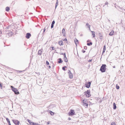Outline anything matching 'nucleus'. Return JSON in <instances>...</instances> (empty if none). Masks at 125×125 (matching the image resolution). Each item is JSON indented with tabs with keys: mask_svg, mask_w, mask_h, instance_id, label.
Segmentation results:
<instances>
[{
	"mask_svg": "<svg viewBox=\"0 0 125 125\" xmlns=\"http://www.w3.org/2000/svg\"><path fill=\"white\" fill-rule=\"evenodd\" d=\"M106 65L105 64H103L101 66L100 70L102 73L105 72L106 70Z\"/></svg>",
	"mask_w": 125,
	"mask_h": 125,
	"instance_id": "obj_1",
	"label": "nucleus"
},
{
	"mask_svg": "<svg viewBox=\"0 0 125 125\" xmlns=\"http://www.w3.org/2000/svg\"><path fill=\"white\" fill-rule=\"evenodd\" d=\"M31 34L30 33H27L26 34V37L27 39H29L31 36Z\"/></svg>",
	"mask_w": 125,
	"mask_h": 125,
	"instance_id": "obj_8",
	"label": "nucleus"
},
{
	"mask_svg": "<svg viewBox=\"0 0 125 125\" xmlns=\"http://www.w3.org/2000/svg\"><path fill=\"white\" fill-rule=\"evenodd\" d=\"M12 121L15 125H19L20 123V121L18 120L13 119Z\"/></svg>",
	"mask_w": 125,
	"mask_h": 125,
	"instance_id": "obj_4",
	"label": "nucleus"
},
{
	"mask_svg": "<svg viewBox=\"0 0 125 125\" xmlns=\"http://www.w3.org/2000/svg\"><path fill=\"white\" fill-rule=\"evenodd\" d=\"M59 61H58V62L59 63H62L63 62V61L61 58H59L58 59Z\"/></svg>",
	"mask_w": 125,
	"mask_h": 125,
	"instance_id": "obj_16",
	"label": "nucleus"
},
{
	"mask_svg": "<svg viewBox=\"0 0 125 125\" xmlns=\"http://www.w3.org/2000/svg\"><path fill=\"white\" fill-rule=\"evenodd\" d=\"M42 50H40V55H41L42 54Z\"/></svg>",
	"mask_w": 125,
	"mask_h": 125,
	"instance_id": "obj_32",
	"label": "nucleus"
},
{
	"mask_svg": "<svg viewBox=\"0 0 125 125\" xmlns=\"http://www.w3.org/2000/svg\"><path fill=\"white\" fill-rule=\"evenodd\" d=\"M58 0H57L56 4H58Z\"/></svg>",
	"mask_w": 125,
	"mask_h": 125,
	"instance_id": "obj_44",
	"label": "nucleus"
},
{
	"mask_svg": "<svg viewBox=\"0 0 125 125\" xmlns=\"http://www.w3.org/2000/svg\"><path fill=\"white\" fill-rule=\"evenodd\" d=\"M91 32H92V35H93V38L95 37V32L94 31H91Z\"/></svg>",
	"mask_w": 125,
	"mask_h": 125,
	"instance_id": "obj_18",
	"label": "nucleus"
},
{
	"mask_svg": "<svg viewBox=\"0 0 125 125\" xmlns=\"http://www.w3.org/2000/svg\"><path fill=\"white\" fill-rule=\"evenodd\" d=\"M63 55L64 56V58H65L66 59V54L65 53H64Z\"/></svg>",
	"mask_w": 125,
	"mask_h": 125,
	"instance_id": "obj_33",
	"label": "nucleus"
},
{
	"mask_svg": "<svg viewBox=\"0 0 125 125\" xmlns=\"http://www.w3.org/2000/svg\"><path fill=\"white\" fill-rule=\"evenodd\" d=\"M83 35V34H81L80 35V36H82Z\"/></svg>",
	"mask_w": 125,
	"mask_h": 125,
	"instance_id": "obj_57",
	"label": "nucleus"
},
{
	"mask_svg": "<svg viewBox=\"0 0 125 125\" xmlns=\"http://www.w3.org/2000/svg\"><path fill=\"white\" fill-rule=\"evenodd\" d=\"M49 62L48 61H46V64L47 65H49Z\"/></svg>",
	"mask_w": 125,
	"mask_h": 125,
	"instance_id": "obj_35",
	"label": "nucleus"
},
{
	"mask_svg": "<svg viewBox=\"0 0 125 125\" xmlns=\"http://www.w3.org/2000/svg\"><path fill=\"white\" fill-rule=\"evenodd\" d=\"M92 44V43L91 42H90L89 43H87V45L88 46H90Z\"/></svg>",
	"mask_w": 125,
	"mask_h": 125,
	"instance_id": "obj_25",
	"label": "nucleus"
},
{
	"mask_svg": "<svg viewBox=\"0 0 125 125\" xmlns=\"http://www.w3.org/2000/svg\"><path fill=\"white\" fill-rule=\"evenodd\" d=\"M113 109L114 110L116 109V105L115 104V103H113Z\"/></svg>",
	"mask_w": 125,
	"mask_h": 125,
	"instance_id": "obj_17",
	"label": "nucleus"
},
{
	"mask_svg": "<svg viewBox=\"0 0 125 125\" xmlns=\"http://www.w3.org/2000/svg\"><path fill=\"white\" fill-rule=\"evenodd\" d=\"M62 34L63 35V36H65V33Z\"/></svg>",
	"mask_w": 125,
	"mask_h": 125,
	"instance_id": "obj_50",
	"label": "nucleus"
},
{
	"mask_svg": "<svg viewBox=\"0 0 125 125\" xmlns=\"http://www.w3.org/2000/svg\"><path fill=\"white\" fill-rule=\"evenodd\" d=\"M6 120L7 121V122L8 123L9 125H11L10 123V121L9 120V119L8 118H6Z\"/></svg>",
	"mask_w": 125,
	"mask_h": 125,
	"instance_id": "obj_14",
	"label": "nucleus"
},
{
	"mask_svg": "<svg viewBox=\"0 0 125 125\" xmlns=\"http://www.w3.org/2000/svg\"><path fill=\"white\" fill-rule=\"evenodd\" d=\"M58 5V4H55V9H56V7H57Z\"/></svg>",
	"mask_w": 125,
	"mask_h": 125,
	"instance_id": "obj_41",
	"label": "nucleus"
},
{
	"mask_svg": "<svg viewBox=\"0 0 125 125\" xmlns=\"http://www.w3.org/2000/svg\"><path fill=\"white\" fill-rule=\"evenodd\" d=\"M10 8L9 7H7L5 8V10L7 11H9L10 10Z\"/></svg>",
	"mask_w": 125,
	"mask_h": 125,
	"instance_id": "obj_19",
	"label": "nucleus"
},
{
	"mask_svg": "<svg viewBox=\"0 0 125 125\" xmlns=\"http://www.w3.org/2000/svg\"><path fill=\"white\" fill-rule=\"evenodd\" d=\"M98 35L99 36V38L101 40H102L103 39L102 34H101L100 33H99Z\"/></svg>",
	"mask_w": 125,
	"mask_h": 125,
	"instance_id": "obj_9",
	"label": "nucleus"
},
{
	"mask_svg": "<svg viewBox=\"0 0 125 125\" xmlns=\"http://www.w3.org/2000/svg\"><path fill=\"white\" fill-rule=\"evenodd\" d=\"M92 59H91V60H89L88 61V62H91L92 61Z\"/></svg>",
	"mask_w": 125,
	"mask_h": 125,
	"instance_id": "obj_43",
	"label": "nucleus"
},
{
	"mask_svg": "<svg viewBox=\"0 0 125 125\" xmlns=\"http://www.w3.org/2000/svg\"><path fill=\"white\" fill-rule=\"evenodd\" d=\"M98 101H99L100 103H101L102 101V100L101 99H98Z\"/></svg>",
	"mask_w": 125,
	"mask_h": 125,
	"instance_id": "obj_31",
	"label": "nucleus"
},
{
	"mask_svg": "<svg viewBox=\"0 0 125 125\" xmlns=\"http://www.w3.org/2000/svg\"><path fill=\"white\" fill-rule=\"evenodd\" d=\"M10 88H11V89L13 91L14 93L16 95H18L19 94V92L18 91V89L14 87L13 86H11Z\"/></svg>",
	"mask_w": 125,
	"mask_h": 125,
	"instance_id": "obj_2",
	"label": "nucleus"
},
{
	"mask_svg": "<svg viewBox=\"0 0 125 125\" xmlns=\"http://www.w3.org/2000/svg\"><path fill=\"white\" fill-rule=\"evenodd\" d=\"M108 4V3L107 2H106L105 3V5H107Z\"/></svg>",
	"mask_w": 125,
	"mask_h": 125,
	"instance_id": "obj_46",
	"label": "nucleus"
},
{
	"mask_svg": "<svg viewBox=\"0 0 125 125\" xmlns=\"http://www.w3.org/2000/svg\"><path fill=\"white\" fill-rule=\"evenodd\" d=\"M90 90H87L85 92V94L86 96L89 97L91 96L90 94Z\"/></svg>",
	"mask_w": 125,
	"mask_h": 125,
	"instance_id": "obj_5",
	"label": "nucleus"
},
{
	"mask_svg": "<svg viewBox=\"0 0 125 125\" xmlns=\"http://www.w3.org/2000/svg\"><path fill=\"white\" fill-rule=\"evenodd\" d=\"M75 114V112L73 110L71 109L68 113V115L69 116H73Z\"/></svg>",
	"mask_w": 125,
	"mask_h": 125,
	"instance_id": "obj_3",
	"label": "nucleus"
},
{
	"mask_svg": "<svg viewBox=\"0 0 125 125\" xmlns=\"http://www.w3.org/2000/svg\"><path fill=\"white\" fill-rule=\"evenodd\" d=\"M27 121L29 123L30 125H31L33 123V122H31L30 120L28 119Z\"/></svg>",
	"mask_w": 125,
	"mask_h": 125,
	"instance_id": "obj_24",
	"label": "nucleus"
},
{
	"mask_svg": "<svg viewBox=\"0 0 125 125\" xmlns=\"http://www.w3.org/2000/svg\"><path fill=\"white\" fill-rule=\"evenodd\" d=\"M39 34H38V37H39Z\"/></svg>",
	"mask_w": 125,
	"mask_h": 125,
	"instance_id": "obj_58",
	"label": "nucleus"
},
{
	"mask_svg": "<svg viewBox=\"0 0 125 125\" xmlns=\"http://www.w3.org/2000/svg\"><path fill=\"white\" fill-rule=\"evenodd\" d=\"M74 42L76 46L77 44L79 43L78 41V40L76 38L74 40Z\"/></svg>",
	"mask_w": 125,
	"mask_h": 125,
	"instance_id": "obj_13",
	"label": "nucleus"
},
{
	"mask_svg": "<svg viewBox=\"0 0 125 125\" xmlns=\"http://www.w3.org/2000/svg\"><path fill=\"white\" fill-rule=\"evenodd\" d=\"M91 82H88V83L87 82L85 84V86L87 88H89L91 85Z\"/></svg>",
	"mask_w": 125,
	"mask_h": 125,
	"instance_id": "obj_6",
	"label": "nucleus"
},
{
	"mask_svg": "<svg viewBox=\"0 0 125 125\" xmlns=\"http://www.w3.org/2000/svg\"><path fill=\"white\" fill-rule=\"evenodd\" d=\"M48 68H51V66H48Z\"/></svg>",
	"mask_w": 125,
	"mask_h": 125,
	"instance_id": "obj_55",
	"label": "nucleus"
},
{
	"mask_svg": "<svg viewBox=\"0 0 125 125\" xmlns=\"http://www.w3.org/2000/svg\"><path fill=\"white\" fill-rule=\"evenodd\" d=\"M63 59H64V61L65 62H68V60H67V58H66V59L64 57Z\"/></svg>",
	"mask_w": 125,
	"mask_h": 125,
	"instance_id": "obj_26",
	"label": "nucleus"
},
{
	"mask_svg": "<svg viewBox=\"0 0 125 125\" xmlns=\"http://www.w3.org/2000/svg\"><path fill=\"white\" fill-rule=\"evenodd\" d=\"M111 125H116L115 122H112L111 123Z\"/></svg>",
	"mask_w": 125,
	"mask_h": 125,
	"instance_id": "obj_29",
	"label": "nucleus"
},
{
	"mask_svg": "<svg viewBox=\"0 0 125 125\" xmlns=\"http://www.w3.org/2000/svg\"><path fill=\"white\" fill-rule=\"evenodd\" d=\"M83 105L84 106H88V104L87 103V101L86 99H84L83 100Z\"/></svg>",
	"mask_w": 125,
	"mask_h": 125,
	"instance_id": "obj_7",
	"label": "nucleus"
},
{
	"mask_svg": "<svg viewBox=\"0 0 125 125\" xmlns=\"http://www.w3.org/2000/svg\"><path fill=\"white\" fill-rule=\"evenodd\" d=\"M0 24H1V22H0Z\"/></svg>",
	"mask_w": 125,
	"mask_h": 125,
	"instance_id": "obj_61",
	"label": "nucleus"
},
{
	"mask_svg": "<svg viewBox=\"0 0 125 125\" xmlns=\"http://www.w3.org/2000/svg\"><path fill=\"white\" fill-rule=\"evenodd\" d=\"M86 25L88 26V27L89 28V30L91 31L90 29V25L88 24V23H87L86 24Z\"/></svg>",
	"mask_w": 125,
	"mask_h": 125,
	"instance_id": "obj_21",
	"label": "nucleus"
},
{
	"mask_svg": "<svg viewBox=\"0 0 125 125\" xmlns=\"http://www.w3.org/2000/svg\"><path fill=\"white\" fill-rule=\"evenodd\" d=\"M63 41H67V40L66 38H65L63 40Z\"/></svg>",
	"mask_w": 125,
	"mask_h": 125,
	"instance_id": "obj_42",
	"label": "nucleus"
},
{
	"mask_svg": "<svg viewBox=\"0 0 125 125\" xmlns=\"http://www.w3.org/2000/svg\"><path fill=\"white\" fill-rule=\"evenodd\" d=\"M62 34L65 33V29L64 28H63L62 30Z\"/></svg>",
	"mask_w": 125,
	"mask_h": 125,
	"instance_id": "obj_28",
	"label": "nucleus"
},
{
	"mask_svg": "<svg viewBox=\"0 0 125 125\" xmlns=\"http://www.w3.org/2000/svg\"><path fill=\"white\" fill-rule=\"evenodd\" d=\"M113 68H115V66H114L113 67Z\"/></svg>",
	"mask_w": 125,
	"mask_h": 125,
	"instance_id": "obj_60",
	"label": "nucleus"
},
{
	"mask_svg": "<svg viewBox=\"0 0 125 125\" xmlns=\"http://www.w3.org/2000/svg\"><path fill=\"white\" fill-rule=\"evenodd\" d=\"M2 85L1 84V83L0 82V87L1 88V89H2Z\"/></svg>",
	"mask_w": 125,
	"mask_h": 125,
	"instance_id": "obj_39",
	"label": "nucleus"
},
{
	"mask_svg": "<svg viewBox=\"0 0 125 125\" xmlns=\"http://www.w3.org/2000/svg\"><path fill=\"white\" fill-rule=\"evenodd\" d=\"M108 21H110V20H108Z\"/></svg>",
	"mask_w": 125,
	"mask_h": 125,
	"instance_id": "obj_63",
	"label": "nucleus"
},
{
	"mask_svg": "<svg viewBox=\"0 0 125 125\" xmlns=\"http://www.w3.org/2000/svg\"><path fill=\"white\" fill-rule=\"evenodd\" d=\"M49 112L50 114L52 115H53L54 114V113L51 111H50Z\"/></svg>",
	"mask_w": 125,
	"mask_h": 125,
	"instance_id": "obj_22",
	"label": "nucleus"
},
{
	"mask_svg": "<svg viewBox=\"0 0 125 125\" xmlns=\"http://www.w3.org/2000/svg\"><path fill=\"white\" fill-rule=\"evenodd\" d=\"M55 23V21H54V20H53V21H52V24H54V23Z\"/></svg>",
	"mask_w": 125,
	"mask_h": 125,
	"instance_id": "obj_38",
	"label": "nucleus"
},
{
	"mask_svg": "<svg viewBox=\"0 0 125 125\" xmlns=\"http://www.w3.org/2000/svg\"><path fill=\"white\" fill-rule=\"evenodd\" d=\"M38 54L39 55V50L38 51Z\"/></svg>",
	"mask_w": 125,
	"mask_h": 125,
	"instance_id": "obj_54",
	"label": "nucleus"
},
{
	"mask_svg": "<svg viewBox=\"0 0 125 125\" xmlns=\"http://www.w3.org/2000/svg\"><path fill=\"white\" fill-rule=\"evenodd\" d=\"M42 31V30H41L40 32H41Z\"/></svg>",
	"mask_w": 125,
	"mask_h": 125,
	"instance_id": "obj_59",
	"label": "nucleus"
},
{
	"mask_svg": "<svg viewBox=\"0 0 125 125\" xmlns=\"http://www.w3.org/2000/svg\"><path fill=\"white\" fill-rule=\"evenodd\" d=\"M51 48H52V50H53L55 49L54 48V47H52Z\"/></svg>",
	"mask_w": 125,
	"mask_h": 125,
	"instance_id": "obj_34",
	"label": "nucleus"
},
{
	"mask_svg": "<svg viewBox=\"0 0 125 125\" xmlns=\"http://www.w3.org/2000/svg\"><path fill=\"white\" fill-rule=\"evenodd\" d=\"M71 120V118L70 117H69L68 118V120Z\"/></svg>",
	"mask_w": 125,
	"mask_h": 125,
	"instance_id": "obj_49",
	"label": "nucleus"
},
{
	"mask_svg": "<svg viewBox=\"0 0 125 125\" xmlns=\"http://www.w3.org/2000/svg\"><path fill=\"white\" fill-rule=\"evenodd\" d=\"M119 8H120L121 9H122V10H125V9H122V8L120 7H119Z\"/></svg>",
	"mask_w": 125,
	"mask_h": 125,
	"instance_id": "obj_40",
	"label": "nucleus"
},
{
	"mask_svg": "<svg viewBox=\"0 0 125 125\" xmlns=\"http://www.w3.org/2000/svg\"><path fill=\"white\" fill-rule=\"evenodd\" d=\"M59 44L60 46L63 45V42L61 40L59 41Z\"/></svg>",
	"mask_w": 125,
	"mask_h": 125,
	"instance_id": "obj_10",
	"label": "nucleus"
},
{
	"mask_svg": "<svg viewBox=\"0 0 125 125\" xmlns=\"http://www.w3.org/2000/svg\"><path fill=\"white\" fill-rule=\"evenodd\" d=\"M67 68V67L66 66H64V67H62V69L64 71H65L66 70V69H65V68Z\"/></svg>",
	"mask_w": 125,
	"mask_h": 125,
	"instance_id": "obj_27",
	"label": "nucleus"
},
{
	"mask_svg": "<svg viewBox=\"0 0 125 125\" xmlns=\"http://www.w3.org/2000/svg\"><path fill=\"white\" fill-rule=\"evenodd\" d=\"M54 25V24H51V27L52 29V28L53 27Z\"/></svg>",
	"mask_w": 125,
	"mask_h": 125,
	"instance_id": "obj_37",
	"label": "nucleus"
},
{
	"mask_svg": "<svg viewBox=\"0 0 125 125\" xmlns=\"http://www.w3.org/2000/svg\"><path fill=\"white\" fill-rule=\"evenodd\" d=\"M114 33V32L112 30L110 32L109 34V35L110 36H112L113 35V33Z\"/></svg>",
	"mask_w": 125,
	"mask_h": 125,
	"instance_id": "obj_20",
	"label": "nucleus"
},
{
	"mask_svg": "<svg viewBox=\"0 0 125 125\" xmlns=\"http://www.w3.org/2000/svg\"><path fill=\"white\" fill-rule=\"evenodd\" d=\"M63 53H61V54H62V55H63Z\"/></svg>",
	"mask_w": 125,
	"mask_h": 125,
	"instance_id": "obj_56",
	"label": "nucleus"
},
{
	"mask_svg": "<svg viewBox=\"0 0 125 125\" xmlns=\"http://www.w3.org/2000/svg\"><path fill=\"white\" fill-rule=\"evenodd\" d=\"M68 73H69H69H71V71L70 70H69V71L68 72Z\"/></svg>",
	"mask_w": 125,
	"mask_h": 125,
	"instance_id": "obj_45",
	"label": "nucleus"
},
{
	"mask_svg": "<svg viewBox=\"0 0 125 125\" xmlns=\"http://www.w3.org/2000/svg\"><path fill=\"white\" fill-rule=\"evenodd\" d=\"M82 52H83V53H85V50H83L82 51Z\"/></svg>",
	"mask_w": 125,
	"mask_h": 125,
	"instance_id": "obj_47",
	"label": "nucleus"
},
{
	"mask_svg": "<svg viewBox=\"0 0 125 125\" xmlns=\"http://www.w3.org/2000/svg\"><path fill=\"white\" fill-rule=\"evenodd\" d=\"M8 34L10 36H11L13 35V33L12 32V31H10V32H9Z\"/></svg>",
	"mask_w": 125,
	"mask_h": 125,
	"instance_id": "obj_11",
	"label": "nucleus"
},
{
	"mask_svg": "<svg viewBox=\"0 0 125 125\" xmlns=\"http://www.w3.org/2000/svg\"><path fill=\"white\" fill-rule=\"evenodd\" d=\"M87 47L86 46H84V49L85 50H86L87 49Z\"/></svg>",
	"mask_w": 125,
	"mask_h": 125,
	"instance_id": "obj_36",
	"label": "nucleus"
},
{
	"mask_svg": "<svg viewBox=\"0 0 125 125\" xmlns=\"http://www.w3.org/2000/svg\"><path fill=\"white\" fill-rule=\"evenodd\" d=\"M45 28L43 29V32H45Z\"/></svg>",
	"mask_w": 125,
	"mask_h": 125,
	"instance_id": "obj_48",
	"label": "nucleus"
},
{
	"mask_svg": "<svg viewBox=\"0 0 125 125\" xmlns=\"http://www.w3.org/2000/svg\"><path fill=\"white\" fill-rule=\"evenodd\" d=\"M19 73H21L22 72V71H19Z\"/></svg>",
	"mask_w": 125,
	"mask_h": 125,
	"instance_id": "obj_52",
	"label": "nucleus"
},
{
	"mask_svg": "<svg viewBox=\"0 0 125 125\" xmlns=\"http://www.w3.org/2000/svg\"><path fill=\"white\" fill-rule=\"evenodd\" d=\"M31 125H39V124L37 123H35L34 122H33L32 124Z\"/></svg>",
	"mask_w": 125,
	"mask_h": 125,
	"instance_id": "obj_23",
	"label": "nucleus"
},
{
	"mask_svg": "<svg viewBox=\"0 0 125 125\" xmlns=\"http://www.w3.org/2000/svg\"><path fill=\"white\" fill-rule=\"evenodd\" d=\"M105 50H106V46H105V45L104 46L103 50V52L102 53V54H103V53H104L105 52Z\"/></svg>",
	"mask_w": 125,
	"mask_h": 125,
	"instance_id": "obj_12",
	"label": "nucleus"
},
{
	"mask_svg": "<svg viewBox=\"0 0 125 125\" xmlns=\"http://www.w3.org/2000/svg\"><path fill=\"white\" fill-rule=\"evenodd\" d=\"M50 123V121H48V122H47V124H49Z\"/></svg>",
	"mask_w": 125,
	"mask_h": 125,
	"instance_id": "obj_51",
	"label": "nucleus"
},
{
	"mask_svg": "<svg viewBox=\"0 0 125 125\" xmlns=\"http://www.w3.org/2000/svg\"><path fill=\"white\" fill-rule=\"evenodd\" d=\"M119 86L117 85V84L116 85V88L117 89H118L119 88Z\"/></svg>",
	"mask_w": 125,
	"mask_h": 125,
	"instance_id": "obj_30",
	"label": "nucleus"
},
{
	"mask_svg": "<svg viewBox=\"0 0 125 125\" xmlns=\"http://www.w3.org/2000/svg\"><path fill=\"white\" fill-rule=\"evenodd\" d=\"M90 41V40H87V42H89Z\"/></svg>",
	"mask_w": 125,
	"mask_h": 125,
	"instance_id": "obj_53",
	"label": "nucleus"
},
{
	"mask_svg": "<svg viewBox=\"0 0 125 125\" xmlns=\"http://www.w3.org/2000/svg\"><path fill=\"white\" fill-rule=\"evenodd\" d=\"M7 28V29H8V27H7L6 28Z\"/></svg>",
	"mask_w": 125,
	"mask_h": 125,
	"instance_id": "obj_62",
	"label": "nucleus"
},
{
	"mask_svg": "<svg viewBox=\"0 0 125 125\" xmlns=\"http://www.w3.org/2000/svg\"><path fill=\"white\" fill-rule=\"evenodd\" d=\"M69 78L71 79H72L73 78V74L71 73H69Z\"/></svg>",
	"mask_w": 125,
	"mask_h": 125,
	"instance_id": "obj_15",
	"label": "nucleus"
}]
</instances>
